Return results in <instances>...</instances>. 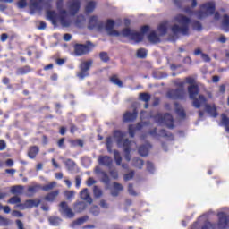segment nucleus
<instances>
[{
    "label": "nucleus",
    "instance_id": "bb28decb",
    "mask_svg": "<svg viewBox=\"0 0 229 229\" xmlns=\"http://www.w3.org/2000/svg\"><path fill=\"white\" fill-rule=\"evenodd\" d=\"M109 81H111V83H113L114 85H116L120 89H123V81L120 80L117 74L112 75L109 78Z\"/></svg>",
    "mask_w": 229,
    "mask_h": 229
},
{
    "label": "nucleus",
    "instance_id": "dca6fc26",
    "mask_svg": "<svg viewBox=\"0 0 229 229\" xmlns=\"http://www.w3.org/2000/svg\"><path fill=\"white\" fill-rule=\"evenodd\" d=\"M202 105H205L206 112L211 117H217V115H219V114L217 113V107L216 106V104H212V105L207 104V101H206V103L201 104V106Z\"/></svg>",
    "mask_w": 229,
    "mask_h": 229
},
{
    "label": "nucleus",
    "instance_id": "49530a36",
    "mask_svg": "<svg viewBox=\"0 0 229 229\" xmlns=\"http://www.w3.org/2000/svg\"><path fill=\"white\" fill-rule=\"evenodd\" d=\"M222 123L225 126L226 131H229V118L226 114H222Z\"/></svg>",
    "mask_w": 229,
    "mask_h": 229
},
{
    "label": "nucleus",
    "instance_id": "69168bd1",
    "mask_svg": "<svg viewBox=\"0 0 229 229\" xmlns=\"http://www.w3.org/2000/svg\"><path fill=\"white\" fill-rule=\"evenodd\" d=\"M96 183V180H94V178L89 177L87 182L86 184L88 187H92V185H94Z\"/></svg>",
    "mask_w": 229,
    "mask_h": 229
},
{
    "label": "nucleus",
    "instance_id": "f03ea898",
    "mask_svg": "<svg viewBox=\"0 0 229 229\" xmlns=\"http://www.w3.org/2000/svg\"><path fill=\"white\" fill-rule=\"evenodd\" d=\"M174 21H175V22L181 24L182 26L178 24H174L171 28L172 33H174V35H178L179 33H182L183 37H189V25L191 24V18L183 14H177L174 18Z\"/></svg>",
    "mask_w": 229,
    "mask_h": 229
},
{
    "label": "nucleus",
    "instance_id": "de8ad7c7",
    "mask_svg": "<svg viewBox=\"0 0 229 229\" xmlns=\"http://www.w3.org/2000/svg\"><path fill=\"white\" fill-rule=\"evenodd\" d=\"M135 176V171H131L128 174H125L123 175V180L125 182H130V180H133V177Z\"/></svg>",
    "mask_w": 229,
    "mask_h": 229
},
{
    "label": "nucleus",
    "instance_id": "1a4fd4ad",
    "mask_svg": "<svg viewBox=\"0 0 229 229\" xmlns=\"http://www.w3.org/2000/svg\"><path fill=\"white\" fill-rule=\"evenodd\" d=\"M115 28V21L108 19L105 24V30L109 37H121V32L114 30Z\"/></svg>",
    "mask_w": 229,
    "mask_h": 229
},
{
    "label": "nucleus",
    "instance_id": "b1692460",
    "mask_svg": "<svg viewBox=\"0 0 229 229\" xmlns=\"http://www.w3.org/2000/svg\"><path fill=\"white\" fill-rule=\"evenodd\" d=\"M38 153H40V148H38V146H32L29 148L28 151V157L29 158H36L37 155H38Z\"/></svg>",
    "mask_w": 229,
    "mask_h": 229
},
{
    "label": "nucleus",
    "instance_id": "473e14b6",
    "mask_svg": "<svg viewBox=\"0 0 229 229\" xmlns=\"http://www.w3.org/2000/svg\"><path fill=\"white\" fill-rule=\"evenodd\" d=\"M47 17H48V19L52 21L54 24L56 22V21H58V14H56L55 11L47 12Z\"/></svg>",
    "mask_w": 229,
    "mask_h": 229
},
{
    "label": "nucleus",
    "instance_id": "0eeeda50",
    "mask_svg": "<svg viewBox=\"0 0 229 229\" xmlns=\"http://www.w3.org/2000/svg\"><path fill=\"white\" fill-rule=\"evenodd\" d=\"M156 121L158 124H165L167 128L173 130L174 128V120L173 119V115L171 114L166 113L164 115L158 114L156 116Z\"/></svg>",
    "mask_w": 229,
    "mask_h": 229
},
{
    "label": "nucleus",
    "instance_id": "8fccbe9b",
    "mask_svg": "<svg viewBox=\"0 0 229 229\" xmlns=\"http://www.w3.org/2000/svg\"><path fill=\"white\" fill-rule=\"evenodd\" d=\"M90 214H92L93 216H99L101 210L99 209V207L98 206H93L90 208L89 209Z\"/></svg>",
    "mask_w": 229,
    "mask_h": 229
},
{
    "label": "nucleus",
    "instance_id": "e2e57ef3",
    "mask_svg": "<svg viewBox=\"0 0 229 229\" xmlns=\"http://www.w3.org/2000/svg\"><path fill=\"white\" fill-rule=\"evenodd\" d=\"M80 185H81V177H80V175H76V177H75L76 189H80Z\"/></svg>",
    "mask_w": 229,
    "mask_h": 229
},
{
    "label": "nucleus",
    "instance_id": "4468645a",
    "mask_svg": "<svg viewBox=\"0 0 229 229\" xmlns=\"http://www.w3.org/2000/svg\"><path fill=\"white\" fill-rule=\"evenodd\" d=\"M59 207H60L59 212L61 214H64V216L69 217V219H72V217H74V212H72V209L69 207L67 202L62 201L59 204Z\"/></svg>",
    "mask_w": 229,
    "mask_h": 229
},
{
    "label": "nucleus",
    "instance_id": "774afa93",
    "mask_svg": "<svg viewBox=\"0 0 229 229\" xmlns=\"http://www.w3.org/2000/svg\"><path fill=\"white\" fill-rule=\"evenodd\" d=\"M99 206H100L102 208H108V203H106V200H105V199H101V200H100Z\"/></svg>",
    "mask_w": 229,
    "mask_h": 229
},
{
    "label": "nucleus",
    "instance_id": "5fc2aeb1",
    "mask_svg": "<svg viewBox=\"0 0 229 229\" xmlns=\"http://www.w3.org/2000/svg\"><path fill=\"white\" fill-rule=\"evenodd\" d=\"M147 170L148 173H155V165L150 161H147Z\"/></svg>",
    "mask_w": 229,
    "mask_h": 229
},
{
    "label": "nucleus",
    "instance_id": "7c9ffc66",
    "mask_svg": "<svg viewBox=\"0 0 229 229\" xmlns=\"http://www.w3.org/2000/svg\"><path fill=\"white\" fill-rule=\"evenodd\" d=\"M132 165L137 167V169H142V167H144V160L139 157H134L132 159Z\"/></svg>",
    "mask_w": 229,
    "mask_h": 229
},
{
    "label": "nucleus",
    "instance_id": "09e8293b",
    "mask_svg": "<svg viewBox=\"0 0 229 229\" xmlns=\"http://www.w3.org/2000/svg\"><path fill=\"white\" fill-rule=\"evenodd\" d=\"M176 114L179 115V117H182V119H185L187 117V114H185V110L182 107H177L175 109Z\"/></svg>",
    "mask_w": 229,
    "mask_h": 229
},
{
    "label": "nucleus",
    "instance_id": "6e6d98bb",
    "mask_svg": "<svg viewBox=\"0 0 229 229\" xmlns=\"http://www.w3.org/2000/svg\"><path fill=\"white\" fill-rule=\"evenodd\" d=\"M57 146H58V148H60L61 149H65V138H61V139L57 141Z\"/></svg>",
    "mask_w": 229,
    "mask_h": 229
},
{
    "label": "nucleus",
    "instance_id": "423d86ee",
    "mask_svg": "<svg viewBox=\"0 0 229 229\" xmlns=\"http://www.w3.org/2000/svg\"><path fill=\"white\" fill-rule=\"evenodd\" d=\"M95 45H93L90 41H87L86 44H75L73 49L76 56H83L85 55H89V53H91Z\"/></svg>",
    "mask_w": 229,
    "mask_h": 229
},
{
    "label": "nucleus",
    "instance_id": "a19ab883",
    "mask_svg": "<svg viewBox=\"0 0 229 229\" xmlns=\"http://www.w3.org/2000/svg\"><path fill=\"white\" fill-rule=\"evenodd\" d=\"M93 194L95 198H101L103 196V190L98 186L93 187Z\"/></svg>",
    "mask_w": 229,
    "mask_h": 229
},
{
    "label": "nucleus",
    "instance_id": "6e6552de",
    "mask_svg": "<svg viewBox=\"0 0 229 229\" xmlns=\"http://www.w3.org/2000/svg\"><path fill=\"white\" fill-rule=\"evenodd\" d=\"M92 64H94V61L89 60L84 61L80 64V72H77V78L80 80H84L89 76V71H90V68L92 67Z\"/></svg>",
    "mask_w": 229,
    "mask_h": 229
},
{
    "label": "nucleus",
    "instance_id": "e433bc0d",
    "mask_svg": "<svg viewBox=\"0 0 229 229\" xmlns=\"http://www.w3.org/2000/svg\"><path fill=\"white\" fill-rule=\"evenodd\" d=\"M86 221H89V216H84L82 217L77 218L74 222L73 225H75L76 226H81V225H83L84 223H86Z\"/></svg>",
    "mask_w": 229,
    "mask_h": 229
},
{
    "label": "nucleus",
    "instance_id": "37998d69",
    "mask_svg": "<svg viewBox=\"0 0 229 229\" xmlns=\"http://www.w3.org/2000/svg\"><path fill=\"white\" fill-rule=\"evenodd\" d=\"M148 56V51L145 48H140L137 50V57L138 58H146Z\"/></svg>",
    "mask_w": 229,
    "mask_h": 229
},
{
    "label": "nucleus",
    "instance_id": "2f4dec72",
    "mask_svg": "<svg viewBox=\"0 0 229 229\" xmlns=\"http://www.w3.org/2000/svg\"><path fill=\"white\" fill-rule=\"evenodd\" d=\"M55 187H56V182H51L48 184L41 186V191H44L45 192H49V191H53Z\"/></svg>",
    "mask_w": 229,
    "mask_h": 229
},
{
    "label": "nucleus",
    "instance_id": "4d7b16f0",
    "mask_svg": "<svg viewBox=\"0 0 229 229\" xmlns=\"http://www.w3.org/2000/svg\"><path fill=\"white\" fill-rule=\"evenodd\" d=\"M0 225H3L4 226H8V225H10V219L0 216Z\"/></svg>",
    "mask_w": 229,
    "mask_h": 229
},
{
    "label": "nucleus",
    "instance_id": "f257e3e1",
    "mask_svg": "<svg viewBox=\"0 0 229 229\" xmlns=\"http://www.w3.org/2000/svg\"><path fill=\"white\" fill-rule=\"evenodd\" d=\"M185 83L189 85L187 90L190 99L193 100L194 108H201V105L207 103V97L199 95V86L196 82V78L188 76L185 78V81H181L180 79L174 81V85L179 87L178 89H184Z\"/></svg>",
    "mask_w": 229,
    "mask_h": 229
},
{
    "label": "nucleus",
    "instance_id": "864d4df0",
    "mask_svg": "<svg viewBox=\"0 0 229 229\" xmlns=\"http://www.w3.org/2000/svg\"><path fill=\"white\" fill-rule=\"evenodd\" d=\"M109 174L114 180H118L119 178V172L115 169L110 170Z\"/></svg>",
    "mask_w": 229,
    "mask_h": 229
},
{
    "label": "nucleus",
    "instance_id": "f3484780",
    "mask_svg": "<svg viewBox=\"0 0 229 229\" xmlns=\"http://www.w3.org/2000/svg\"><path fill=\"white\" fill-rule=\"evenodd\" d=\"M68 4H69V10H70L71 15H75L76 13H78V12H80V8H81L80 0L69 1Z\"/></svg>",
    "mask_w": 229,
    "mask_h": 229
},
{
    "label": "nucleus",
    "instance_id": "f704fd0d",
    "mask_svg": "<svg viewBox=\"0 0 229 229\" xmlns=\"http://www.w3.org/2000/svg\"><path fill=\"white\" fill-rule=\"evenodd\" d=\"M10 205H24V203H21V197L13 196L10 198V199L7 201Z\"/></svg>",
    "mask_w": 229,
    "mask_h": 229
},
{
    "label": "nucleus",
    "instance_id": "0e129e2a",
    "mask_svg": "<svg viewBox=\"0 0 229 229\" xmlns=\"http://www.w3.org/2000/svg\"><path fill=\"white\" fill-rule=\"evenodd\" d=\"M64 195L67 198V199H71L72 198L74 197V191H65Z\"/></svg>",
    "mask_w": 229,
    "mask_h": 229
},
{
    "label": "nucleus",
    "instance_id": "aec40b11",
    "mask_svg": "<svg viewBox=\"0 0 229 229\" xmlns=\"http://www.w3.org/2000/svg\"><path fill=\"white\" fill-rule=\"evenodd\" d=\"M149 149H151V144L147 143L139 147L138 153L140 157H148L149 155Z\"/></svg>",
    "mask_w": 229,
    "mask_h": 229
},
{
    "label": "nucleus",
    "instance_id": "338daca9",
    "mask_svg": "<svg viewBox=\"0 0 229 229\" xmlns=\"http://www.w3.org/2000/svg\"><path fill=\"white\" fill-rule=\"evenodd\" d=\"M26 6H28V2H26V0H20L18 2V7L26 8Z\"/></svg>",
    "mask_w": 229,
    "mask_h": 229
},
{
    "label": "nucleus",
    "instance_id": "052dcab7",
    "mask_svg": "<svg viewBox=\"0 0 229 229\" xmlns=\"http://www.w3.org/2000/svg\"><path fill=\"white\" fill-rule=\"evenodd\" d=\"M128 130H129L130 137H131V138L135 137V126L131 124V125H129Z\"/></svg>",
    "mask_w": 229,
    "mask_h": 229
},
{
    "label": "nucleus",
    "instance_id": "ea45409f",
    "mask_svg": "<svg viewBox=\"0 0 229 229\" xmlns=\"http://www.w3.org/2000/svg\"><path fill=\"white\" fill-rule=\"evenodd\" d=\"M101 175V182L106 185H110V177L108 176V174H106V172L102 171Z\"/></svg>",
    "mask_w": 229,
    "mask_h": 229
},
{
    "label": "nucleus",
    "instance_id": "c756f323",
    "mask_svg": "<svg viewBox=\"0 0 229 229\" xmlns=\"http://www.w3.org/2000/svg\"><path fill=\"white\" fill-rule=\"evenodd\" d=\"M222 28H223L224 31H225V32L229 31V16H228V14H225L223 16Z\"/></svg>",
    "mask_w": 229,
    "mask_h": 229
},
{
    "label": "nucleus",
    "instance_id": "bf43d9fd",
    "mask_svg": "<svg viewBox=\"0 0 229 229\" xmlns=\"http://www.w3.org/2000/svg\"><path fill=\"white\" fill-rule=\"evenodd\" d=\"M128 192H129V194H131V196H137V192H135V190L133 189V184L132 183H129Z\"/></svg>",
    "mask_w": 229,
    "mask_h": 229
},
{
    "label": "nucleus",
    "instance_id": "cd10ccee",
    "mask_svg": "<svg viewBox=\"0 0 229 229\" xmlns=\"http://www.w3.org/2000/svg\"><path fill=\"white\" fill-rule=\"evenodd\" d=\"M148 38L152 44H158V42H160V38L155 31L150 32L148 36Z\"/></svg>",
    "mask_w": 229,
    "mask_h": 229
},
{
    "label": "nucleus",
    "instance_id": "39448f33",
    "mask_svg": "<svg viewBox=\"0 0 229 229\" xmlns=\"http://www.w3.org/2000/svg\"><path fill=\"white\" fill-rule=\"evenodd\" d=\"M216 13V3L207 2L200 5V10L197 11L196 15L198 19H203L208 17V15H214Z\"/></svg>",
    "mask_w": 229,
    "mask_h": 229
},
{
    "label": "nucleus",
    "instance_id": "680f3d73",
    "mask_svg": "<svg viewBox=\"0 0 229 229\" xmlns=\"http://www.w3.org/2000/svg\"><path fill=\"white\" fill-rule=\"evenodd\" d=\"M106 146L107 148V149H112V137H107L106 139Z\"/></svg>",
    "mask_w": 229,
    "mask_h": 229
},
{
    "label": "nucleus",
    "instance_id": "79ce46f5",
    "mask_svg": "<svg viewBox=\"0 0 229 229\" xmlns=\"http://www.w3.org/2000/svg\"><path fill=\"white\" fill-rule=\"evenodd\" d=\"M192 29L195 30L196 31H201L203 30V25L201 24V22L198 21H193Z\"/></svg>",
    "mask_w": 229,
    "mask_h": 229
},
{
    "label": "nucleus",
    "instance_id": "72a5a7b5",
    "mask_svg": "<svg viewBox=\"0 0 229 229\" xmlns=\"http://www.w3.org/2000/svg\"><path fill=\"white\" fill-rule=\"evenodd\" d=\"M94 10H96V2L89 1L85 7V11L87 13H92V12H94Z\"/></svg>",
    "mask_w": 229,
    "mask_h": 229
},
{
    "label": "nucleus",
    "instance_id": "f8f14e48",
    "mask_svg": "<svg viewBox=\"0 0 229 229\" xmlns=\"http://www.w3.org/2000/svg\"><path fill=\"white\" fill-rule=\"evenodd\" d=\"M167 98L170 99H183L185 98V89L178 88L175 89H170L167 92Z\"/></svg>",
    "mask_w": 229,
    "mask_h": 229
},
{
    "label": "nucleus",
    "instance_id": "ddd939ff",
    "mask_svg": "<svg viewBox=\"0 0 229 229\" xmlns=\"http://www.w3.org/2000/svg\"><path fill=\"white\" fill-rule=\"evenodd\" d=\"M89 30H94L97 28L98 31H101L105 28V23L103 21H98V16H91L89 21L88 25Z\"/></svg>",
    "mask_w": 229,
    "mask_h": 229
},
{
    "label": "nucleus",
    "instance_id": "9d476101",
    "mask_svg": "<svg viewBox=\"0 0 229 229\" xmlns=\"http://www.w3.org/2000/svg\"><path fill=\"white\" fill-rule=\"evenodd\" d=\"M218 222L217 227L218 229H226L229 227V215H226L225 212H219L217 214Z\"/></svg>",
    "mask_w": 229,
    "mask_h": 229
},
{
    "label": "nucleus",
    "instance_id": "412c9836",
    "mask_svg": "<svg viewBox=\"0 0 229 229\" xmlns=\"http://www.w3.org/2000/svg\"><path fill=\"white\" fill-rule=\"evenodd\" d=\"M113 162L114 161L112 160V157L108 156H100L98 158V163L100 164V165H106V167H110Z\"/></svg>",
    "mask_w": 229,
    "mask_h": 229
},
{
    "label": "nucleus",
    "instance_id": "4c0bfd02",
    "mask_svg": "<svg viewBox=\"0 0 229 229\" xmlns=\"http://www.w3.org/2000/svg\"><path fill=\"white\" fill-rule=\"evenodd\" d=\"M160 137H164L165 139H174L173 133L165 131V129H162L159 131Z\"/></svg>",
    "mask_w": 229,
    "mask_h": 229
},
{
    "label": "nucleus",
    "instance_id": "2eb2a0df",
    "mask_svg": "<svg viewBox=\"0 0 229 229\" xmlns=\"http://www.w3.org/2000/svg\"><path fill=\"white\" fill-rule=\"evenodd\" d=\"M67 11L65 9H62L59 11V21L64 28H69L71 26V21L67 20Z\"/></svg>",
    "mask_w": 229,
    "mask_h": 229
},
{
    "label": "nucleus",
    "instance_id": "7ed1b4c3",
    "mask_svg": "<svg viewBox=\"0 0 229 229\" xmlns=\"http://www.w3.org/2000/svg\"><path fill=\"white\" fill-rule=\"evenodd\" d=\"M126 133L121 131H114V137L116 139V144L118 148H122L125 153V160L130 162L131 160V144L132 141L130 140L128 138L124 139Z\"/></svg>",
    "mask_w": 229,
    "mask_h": 229
},
{
    "label": "nucleus",
    "instance_id": "a211bd4d",
    "mask_svg": "<svg viewBox=\"0 0 229 229\" xmlns=\"http://www.w3.org/2000/svg\"><path fill=\"white\" fill-rule=\"evenodd\" d=\"M137 115H139V113L137 112V109H134L133 112L127 111L123 114V123H133L137 120Z\"/></svg>",
    "mask_w": 229,
    "mask_h": 229
},
{
    "label": "nucleus",
    "instance_id": "c03bdc74",
    "mask_svg": "<svg viewBox=\"0 0 229 229\" xmlns=\"http://www.w3.org/2000/svg\"><path fill=\"white\" fill-rule=\"evenodd\" d=\"M40 189H41L40 184H37V185L29 187L28 192H30V194H37V191H40Z\"/></svg>",
    "mask_w": 229,
    "mask_h": 229
},
{
    "label": "nucleus",
    "instance_id": "58836bf2",
    "mask_svg": "<svg viewBox=\"0 0 229 229\" xmlns=\"http://www.w3.org/2000/svg\"><path fill=\"white\" fill-rule=\"evenodd\" d=\"M114 158L116 162V165H121V164L123 163V157H121V153H119V150H114Z\"/></svg>",
    "mask_w": 229,
    "mask_h": 229
},
{
    "label": "nucleus",
    "instance_id": "5701e85b",
    "mask_svg": "<svg viewBox=\"0 0 229 229\" xmlns=\"http://www.w3.org/2000/svg\"><path fill=\"white\" fill-rule=\"evenodd\" d=\"M59 194H60V190H55L54 191H51L45 196V201H49L50 203H53V201H55V199L58 198Z\"/></svg>",
    "mask_w": 229,
    "mask_h": 229
},
{
    "label": "nucleus",
    "instance_id": "20e7f679",
    "mask_svg": "<svg viewBox=\"0 0 229 229\" xmlns=\"http://www.w3.org/2000/svg\"><path fill=\"white\" fill-rule=\"evenodd\" d=\"M140 32H135L131 30L130 28H125L122 30L123 37H128L131 40H134V42H142L144 39L145 33L149 31V26L144 25L140 28Z\"/></svg>",
    "mask_w": 229,
    "mask_h": 229
},
{
    "label": "nucleus",
    "instance_id": "13d9d810",
    "mask_svg": "<svg viewBox=\"0 0 229 229\" xmlns=\"http://www.w3.org/2000/svg\"><path fill=\"white\" fill-rule=\"evenodd\" d=\"M76 131H78V126H76V124L72 123H70V133H72V135H74Z\"/></svg>",
    "mask_w": 229,
    "mask_h": 229
},
{
    "label": "nucleus",
    "instance_id": "c9c22d12",
    "mask_svg": "<svg viewBox=\"0 0 229 229\" xmlns=\"http://www.w3.org/2000/svg\"><path fill=\"white\" fill-rule=\"evenodd\" d=\"M85 208H87L85 202H78L74 205L75 212H83V210H85Z\"/></svg>",
    "mask_w": 229,
    "mask_h": 229
},
{
    "label": "nucleus",
    "instance_id": "a18cd8bd",
    "mask_svg": "<svg viewBox=\"0 0 229 229\" xmlns=\"http://www.w3.org/2000/svg\"><path fill=\"white\" fill-rule=\"evenodd\" d=\"M99 58H100V60H102V62H104L106 64L107 62H110V56H108V53H106V52H100Z\"/></svg>",
    "mask_w": 229,
    "mask_h": 229
},
{
    "label": "nucleus",
    "instance_id": "a878e982",
    "mask_svg": "<svg viewBox=\"0 0 229 229\" xmlns=\"http://www.w3.org/2000/svg\"><path fill=\"white\" fill-rule=\"evenodd\" d=\"M114 190L111 191L112 196L117 197L119 196V191H123L124 188L123 187V184L119 182H114L113 183Z\"/></svg>",
    "mask_w": 229,
    "mask_h": 229
},
{
    "label": "nucleus",
    "instance_id": "c85d7f7f",
    "mask_svg": "<svg viewBox=\"0 0 229 229\" xmlns=\"http://www.w3.org/2000/svg\"><path fill=\"white\" fill-rule=\"evenodd\" d=\"M157 31H159L162 37H164V35H167V21L160 23L157 27Z\"/></svg>",
    "mask_w": 229,
    "mask_h": 229
},
{
    "label": "nucleus",
    "instance_id": "3c124183",
    "mask_svg": "<svg viewBox=\"0 0 229 229\" xmlns=\"http://www.w3.org/2000/svg\"><path fill=\"white\" fill-rule=\"evenodd\" d=\"M49 223L52 224L53 226H56L60 223V218H58L56 216H51L49 218Z\"/></svg>",
    "mask_w": 229,
    "mask_h": 229
},
{
    "label": "nucleus",
    "instance_id": "9b49d317",
    "mask_svg": "<svg viewBox=\"0 0 229 229\" xmlns=\"http://www.w3.org/2000/svg\"><path fill=\"white\" fill-rule=\"evenodd\" d=\"M42 200L39 199H28L23 204H18L16 207L20 208V210H26V208H33V207L37 208Z\"/></svg>",
    "mask_w": 229,
    "mask_h": 229
},
{
    "label": "nucleus",
    "instance_id": "393cba45",
    "mask_svg": "<svg viewBox=\"0 0 229 229\" xmlns=\"http://www.w3.org/2000/svg\"><path fill=\"white\" fill-rule=\"evenodd\" d=\"M29 72H31V67L30 65H25L20 68H17L16 70V75L17 76H24V74H29Z\"/></svg>",
    "mask_w": 229,
    "mask_h": 229
},
{
    "label": "nucleus",
    "instance_id": "4be33fe9",
    "mask_svg": "<svg viewBox=\"0 0 229 229\" xmlns=\"http://www.w3.org/2000/svg\"><path fill=\"white\" fill-rule=\"evenodd\" d=\"M81 199H83L84 201H87V203H92V197H90V193H89V189L84 188L80 192Z\"/></svg>",
    "mask_w": 229,
    "mask_h": 229
},
{
    "label": "nucleus",
    "instance_id": "6ab92c4d",
    "mask_svg": "<svg viewBox=\"0 0 229 229\" xmlns=\"http://www.w3.org/2000/svg\"><path fill=\"white\" fill-rule=\"evenodd\" d=\"M140 101H143L145 103L144 108H149V101H151V94L149 93H140L139 95Z\"/></svg>",
    "mask_w": 229,
    "mask_h": 229
},
{
    "label": "nucleus",
    "instance_id": "603ef678",
    "mask_svg": "<svg viewBox=\"0 0 229 229\" xmlns=\"http://www.w3.org/2000/svg\"><path fill=\"white\" fill-rule=\"evenodd\" d=\"M21 191H22V186H13L11 188V192L13 194H19L21 193Z\"/></svg>",
    "mask_w": 229,
    "mask_h": 229
}]
</instances>
